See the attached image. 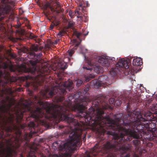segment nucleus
Returning <instances> with one entry per match:
<instances>
[{"label": "nucleus", "mask_w": 157, "mask_h": 157, "mask_svg": "<svg viewBox=\"0 0 157 157\" xmlns=\"http://www.w3.org/2000/svg\"><path fill=\"white\" fill-rule=\"evenodd\" d=\"M31 105V103L28 102L27 104L25 105V107L27 108L29 111L30 110V108H29V106Z\"/></svg>", "instance_id": "26"}, {"label": "nucleus", "mask_w": 157, "mask_h": 157, "mask_svg": "<svg viewBox=\"0 0 157 157\" xmlns=\"http://www.w3.org/2000/svg\"><path fill=\"white\" fill-rule=\"evenodd\" d=\"M88 32L87 33L85 34H84L85 36H86V35H88Z\"/></svg>", "instance_id": "39"}, {"label": "nucleus", "mask_w": 157, "mask_h": 157, "mask_svg": "<svg viewBox=\"0 0 157 157\" xmlns=\"http://www.w3.org/2000/svg\"><path fill=\"white\" fill-rule=\"evenodd\" d=\"M83 84V81L82 80L80 79H78L76 81V86L77 87L80 86L82 85Z\"/></svg>", "instance_id": "18"}, {"label": "nucleus", "mask_w": 157, "mask_h": 157, "mask_svg": "<svg viewBox=\"0 0 157 157\" xmlns=\"http://www.w3.org/2000/svg\"><path fill=\"white\" fill-rule=\"evenodd\" d=\"M25 112V110L20 109L15 112V115L13 117L11 118L10 121L12 124V127L6 126L4 123H2L0 122V147H3L4 143L8 144L10 142L9 140L5 139L4 136V131L8 133L12 132L13 130H14L17 131L19 134H21L20 129H24L25 126V124H21L24 113Z\"/></svg>", "instance_id": "3"}, {"label": "nucleus", "mask_w": 157, "mask_h": 157, "mask_svg": "<svg viewBox=\"0 0 157 157\" xmlns=\"http://www.w3.org/2000/svg\"><path fill=\"white\" fill-rule=\"evenodd\" d=\"M65 127L63 126V125H60V126H59V128H58L59 129H61L62 128H64Z\"/></svg>", "instance_id": "35"}, {"label": "nucleus", "mask_w": 157, "mask_h": 157, "mask_svg": "<svg viewBox=\"0 0 157 157\" xmlns=\"http://www.w3.org/2000/svg\"><path fill=\"white\" fill-rule=\"evenodd\" d=\"M24 13V11H22V13H21V14H22L23 13Z\"/></svg>", "instance_id": "44"}, {"label": "nucleus", "mask_w": 157, "mask_h": 157, "mask_svg": "<svg viewBox=\"0 0 157 157\" xmlns=\"http://www.w3.org/2000/svg\"><path fill=\"white\" fill-rule=\"evenodd\" d=\"M3 76V72L0 70V83L1 82V78Z\"/></svg>", "instance_id": "30"}, {"label": "nucleus", "mask_w": 157, "mask_h": 157, "mask_svg": "<svg viewBox=\"0 0 157 157\" xmlns=\"http://www.w3.org/2000/svg\"><path fill=\"white\" fill-rule=\"evenodd\" d=\"M55 25V24L53 22H52L50 26V30H52Z\"/></svg>", "instance_id": "28"}, {"label": "nucleus", "mask_w": 157, "mask_h": 157, "mask_svg": "<svg viewBox=\"0 0 157 157\" xmlns=\"http://www.w3.org/2000/svg\"><path fill=\"white\" fill-rule=\"evenodd\" d=\"M74 24L73 23L69 22L68 24V28H71L73 27Z\"/></svg>", "instance_id": "27"}, {"label": "nucleus", "mask_w": 157, "mask_h": 157, "mask_svg": "<svg viewBox=\"0 0 157 157\" xmlns=\"http://www.w3.org/2000/svg\"><path fill=\"white\" fill-rule=\"evenodd\" d=\"M132 65L134 66H139L143 64L142 60L140 58L134 59L132 61Z\"/></svg>", "instance_id": "11"}, {"label": "nucleus", "mask_w": 157, "mask_h": 157, "mask_svg": "<svg viewBox=\"0 0 157 157\" xmlns=\"http://www.w3.org/2000/svg\"><path fill=\"white\" fill-rule=\"evenodd\" d=\"M5 66V68H6L7 67L6 66Z\"/></svg>", "instance_id": "43"}, {"label": "nucleus", "mask_w": 157, "mask_h": 157, "mask_svg": "<svg viewBox=\"0 0 157 157\" xmlns=\"http://www.w3.org/2000/svg\"><path fill=\"white\" fill-rule=\"evenodd\" d=\"M130 62L129 59H125L124 58L120 59L116 65V67L111 68L109 71L110 74L112 76H116L118 73L121 71L128 69L129 67V63Z\"/></svg>", "instance_id": "6"}, {"label": "nucleus", "mask_w": 157, "mask_h": 157, "mask_svg": "<svg viewBox=\"0 0 157 157\" xmlns=\"http://www.w3.org/2000/svg\"><path fill=\"white\" fill-rule=\"evenodd\" d=\"M32 49L33 51L35 52H37L38 50V47L35 46H33L32 48Z\"/></svg>", "instance_id": "24"}, {"label": "nucleus", "mask_w": 157, "mask_h": 157, "mask_svg": "<svg viewBox=\"0 0 157 157\" xmlns=\"http://www.w3.org/2000/svg\"><path fill=\"white\" fill-rule=\"evenodd\" d=\"M111 60L113 61V63H116V59L114 57H112L111 59Z\"/></svg>", "instance_id": "34"}, {"label": "nucleus", "mask_w": 157, "mask_h": 157, "mask_svg": "<svg viewBox=\"0 0 157 157\" xmlns=\"http://www.w3.org/2000/svg\"><path fill=\"white\" fill-rule=\"evenodd\" d=\"M10 136V134H9V133H8V134H7V136Z\"/></svg>", "instance_id": "40"}, {"label": "nucleus", "mask_w": 157, "mask_h": 157, "mask_svg": "<svg viewBox=\"0 0 157 157\" xmlns=\"http://www.w3.org/2000/svg\"><path fill=\"white\" fill-rule=\"evenodd\" d=\"M67 33L64 30H61L58 33V35L60 36H62Z\"/></svg>", "instance_id": "22"}, {"label": "nucleus", "mask_w": 157, "mask_h": 157, "mask_svg": "<svg viewBox=\"0 0 157 157\" xmlns=\"http://www.w3.org/2000/svg\"><path fill=\"white\" fill-rule=\"evenodd\" d=\"M156 157H157V156H156Z\"/></svg>", "instance_id": "46"}, {"label": "nucleus", "mask_w": 157, "mask_h": 157, "mask_svg": "<svg viewBox=\"0 0 157 157\" xmlns=\"http://www.w3.org/2000/svg\"><path fill=\"white\" fill-rule=\"evenodd\" d=\"M43 71H44V73L45 72H47L49 70L48 68V67H47L45 68V69H44L43 68Z\"/></svg>", "instance_id": "33"}, {"label": "nucleus", "mask_w": 157, "mask_h": 157, "mask_svg": "<svg viewBox=\"0 0 157 157\" xmlns=\"http://www.w3.org/2000/svg\"><path fill=\"white\" fill-rule=\"evenodd\" d=\"M11 10L9 0H0V21L7 17Z\"/></svg>", "instance_id": "7"}, {"label": "nucleus", "mask_w": 157, "mask_h": 157, "mask_svg": "<svg viewBox=\"0 0 157 157\" xmlns=\"http://www.w3.org/2000/svg\"><path fill=\"white\" fill-rule=\"evenodd\" d=\"M88 59V63L90 67H84L87 70H91L93 68L92 67L94 64H96L97 62H98L101 65L106 67H108L110 64L109 60L104 56L93 55L90 58Z\"/></svg>", "instance_id": "5"}, {"label": "nucleus", "mask_w": 157, "mask_h": 157, "mask_svg": "<svg viewBox=\"0 0 157 157\" xmlns=\"http://www.w3.org/2000/svg\"><path fill=\"white\" fill-rule=\"evenodd\" d=\"M25 79L26 80L31 79L32 78V77L31 76L27 75L25 77Z\"/></svg>", "instance_id": "31"}, {"label": "nucleus", "mask_w": 157, "mask_h": 157, "mask_svg": "<svg viewBox=\"0 0 157 157\" xmlns=\"http://www.w3.org/2000/svg\"><path fill=\"white\" fill-rule=\"evenodd\" d=\"M68 14L69 16L70 17H72V12H71L69 11V12Z\"/></svg>", "instance_id": "36"}, {"label": "nucleus", "mask_w": 157, "mask_h": 157, "mask_svg": "<svg viewBox=\"0 0 157 157\" xmlns=\"http://www.w3.org/2000/svg\"><path fill=\"white\" fill-rule=\"evenodd\" d=\"M43 13L44 14V15L49 20H50V19L48 17V15L50 14V12L49 10L47 11H45V10H44Z\"/></svg>", "instance_id": "21"}, {"label": "nucleus", "mask_w": 157, "mask_h": 157, "mask_svg": "<svg viewBox=\"0 0 157 157\" xmlns=\"http://www.w3.org/2000/svg\"><path fill=\"white\" fill-rule=\"evenodd\" d=\"M42 83H38L36 85H34L35 89H37L38 86L42 85Z\"/></svg>", "instance_id": "32"}, {"label": "nucleus", "mask_w": 157, "mask_h": 157, "mask_svg": "<svg viewBox=\"0 0 157 157\" xmlns=\"http://www.w3.org/2000/svg\"><path fill=\"white\" fill-rule=\"evenodd\" d=\"M118 114L115 116L114 120L110 121L107 118L109 125L105 133L109 139L101 147L105 140L103 136L99 142L95 144L90 150V157H98L102 155L105 157H115V154L121 153V157H129L132 147L128 144L132 139L145 140L153 141L157 140V118L152 113L145 111L143 114L136 110L133 112L128 111L123 117V119L118 117ZM133 157H141L135 153Z\"/></svg>", "instance_id": "1"}, {"label": "nucleus", "mask_w": 157, "mask_h": 157, "mask_svg": "<svg viewBox=\"0 0 157 157\" xmlns=\"http://www.w3.org/2000/svg\"><path fill=\"white\" fill-rule=\"evenodd\" d=\"M74 86L71 81H67L64 82L62 85L60 86L58 85L57 87L55 86L50 89H47L46 93H48V95L52 97L57 94L55 96V100L57 102H61L64 100L63 96L66 94L67 90L68 91H72Z\"/></svg>", "instance_id": "4"}, {"label": "nucleus", "mask_w": 157, "mask_h": 157, "mask_svg": "<svg viewBox=\"0 0 157 157\" xmlns=\"http://www.w3.org/2000/svg\"><path fill=\"white\" fill-rule=\"evenodd\" d=\"M20 147V145L19 144H17L16 147L13 146V149L12 150L10 147H9L8 148V150L10 154H11L12 151H16V150Z\"/></svg>", "instance_id": "16"}, {"label": "nucleus", "mask_w": 157, "mask_h": 157, "mask_svg": "<svg viewBox=\"0 0 157 157\" xmlns=\"http://www.w3.org/2000/svg\"><path fill=\"white\" fill-rule=\"evenodd\" d=\"M105 77L104 76H101L99 77L97 80H95L93 81V83L94 85L96 86H101L102 84L103 83V79L105 78Z\"/></svg>", "instance_id": "10"}, {"label": "nucleus", "mask_w": 157, "mask_h": 157, "mask_svg": "<svg viewBox=\"0 0 157 157\" xmlns=\"http://www.w3.org/2000/svg\"><path fill=\"white\" fill-rule=\"evenodd\" d=\"M78 18H79L80 19L82 20V16H78Z\"/></svg>", "instance_id": "37"}, {"label": "nucleus", "mask_w": 157, "mask_h": 157, "mask_svg": "<svg viewBox=\"0 0 157 157\" xmlns=\"http://www.w3.org/2000/svg\"><path fill=\"white\" fill-rule=\"evenodd\" d=\"M57 41H55V44H56L57 43Z\"/></svg>", "instance_id": "42"}, {"label": "nucleus", "mask_w": 157, "mask_h": 157, "mask_svg": "<svg viewBox=\"0 0 157 157\" xmlns=\"http://www.w3.org/2000/svg\"><path fill=\"white\" fill-rule=\"evenodd\" d=\"M75 35L76 36L77 38H78L81 35V33H78L77 31H75L74 33Z\"/></svg>", "instance_id": "25"}, {"label": "nucleus", "mask_w": 157, "mask_h": 157, "mask_svg": "<svg viewBox=\"0 0 157 157\" xmlns=\"http://www.w3.org/2000/svg\"><path fill=\"white\" fill-rule=\"evenodd\" d=\"M79 44H77L74 48L71 49L69 50L68 51V53L69 55L70 56H71L75 52V50L77 48Z\"/></svg>", "instance_id": "15"}, {"label": "nucleus", "mask_w": 157, "mask_h": 157, "mask_svg": "<svg viewBox=\"0 0 157 157\" xmlns=\"http://www.w3.org/2000/svg\"><path fill=\"white\" fill-rule=\"evenodd\" d=\"M28 126L29 128H31V129L32 128L34 129L36 126V125L33 122L30 121L29 123Z\"/></svg>", "instance_id": "19"}, {"label": "nucleus", "mask_w": 157, "mask_h": 157, "mask_svg": "<svg viewBox=\"0 0 157 157\" xmlns=\"http://www.w3.org/2000/svg\"><path fill=\"white\" fill-rule=\"evenodd\" d=\"M58 66L59 69L63 71L66 69L68 66L67 63L63 62H61L59 63Z\"/></svg>", "instance_id": "12"}, {"label": "nucleus", "mask_w": 157, "mask_h": 157, "mask_svg": "<svg viewBox=\"0 0 157 157\" xmlns=\"http://www.w3.org/2000/svg\"><path fill=\"white\" fill-rule=\"evenodd\" d=\"M132 142V144L136 147L135 149L137 151L139 149V147L140 143V140H133Z\"/></svg>", "instance_id": "14"}, {"label": "nucleus", "mask_w": 157, "mask_h": 157, "mask_svg": "<svg viewBox=\"0 0 157 157\" xmlns=\"http://www.w3.org/2000/svg\"><path fill=\"white\" fill-rule=\"evenodd\" d=\"M139 97H138V98L137 99H138V98H139Z\"/></svg>", "instance_id": "45"}, {"label": "nucleus", "mask_w": 157, "mask_h": 157, "mask_svg": "<svg viewBox=\"0 0 157 157\" xmlns=\"http://www.w3.org/2000/svg\"><path fill=\"white\" fill-rule=\"evenodd\" d=\"M131 98L130 96L124 95H121L119 99L115 101V100L113 98H110L109 99V101L110 104H113L114 102V104H117V105H121L123 102L124 103H126L128 104L129 102L131 101Z\"/></svg>", "instance_id": "9"}, {"label": "nucleus", "mask_w": 157, "mask_h": 157, "mask_svg": "<svg viewBox=\"0 0 157 157\" xmlns=\"http://www.w3.org/2000/svg\"><path fill=\"white\" fill-rule=\"evenodd\" d=\"M89 86H86L83 90H78L75 93L73 96L68 97V100H66L62 103L61 105H56L49 103L53 107H60L61 110L60 111L69 116L72 115L70 111L78 112L80 113V116L85 118V121L92 129L96 132L98 138L100 139L105 136V133L109 125V122L107 118L112 119L108 115H105L104 110L107 109V107L103 106L101 103L102 100L98 97L92 102L93 107L90 108L88 111L84 112L87 108V103L90 101L88 96H83L87 93L89 89Z\"/></svg>", "instance_id": "2"}, {"label": "nucleus", "mask_w": 157, "mask_h": 157, "mask_svg": "<svg viewBox=\"0 0 157 157\" xmlns=\"http://www.w3.org/2000/svg\"><path fill=\"white\" fill-rule=\"evenodd\" d=\"M32 54H33V58H34L36 56V58H40L42 56V54L41 53L37 54L36 55L35 52H33Z\"/></svg>", "instance_id": "20"}, {"label": "nucleus", "mask_w": 157, "mask_h": 157, "mask_svg": "<svg viewBox=\"0 0 157 157\" xmlns=\"http://www.w3.org/2000/svg\"><path fill=\"white\" fill-rule=\"evenodd\" d=\"M0 109L1 110L3 113H5L6 112V106L4 105H2L0 106Z\"/></svg>", "instance_id": "23"}, {"label": "nucleus", "mask_w": 157, "mask_h": 157, "mask_svg": "<svg viewBox=\"0 0 157 157\" xmlns=\"http://www.w3.org/2000/svg\"><path fill=\"white\" fill-rule=\"evenodd\" d=\"M48 7L49 8L52 13H55L56 14H58L61 11V7L58 3L56 5L51 6V3L47 2L46 4L43 5L41 7L42 9L44 10H47V8Z\"/></svg>", "instance_id": "8"}, {"label": "nucleus", "mask_w": 157, "mask_h": 157, "mask_svg": "<svg viewBox=\"0 0 157 157\" xmlns=\"http://www.w3.org/2000/svg\"><path fill=\"white\" fill-rule=\"evenodd\" d=\"M97 62H97L96 64H94V65L93 66V67L94 68V71L97 73H101L102 71V68L100 66L98 65H96Z\"/></svg>", "instance_id": "13"}, {"label": "nucleus", "mask_w": 157, "mask_h": 157, "mask_svg": "<svg viewBox=\"0 0 157 157\" xmlns=\"http://www.w3.org/2000/svg\"><path fill=\"white\" fill-rule=\"evenodd\" d=\"M29 38L32 39H33L35 38V36L33 34L31 33L29 35Z\"/></svg>", "instance_id": "29"}, {"label": "nucleus", "mask_w": 157, "mask_h": 157, "mask_svg": "<svg viewBox=\"0 0 157 157\" xmlns=\"http://www.w3.org/2000/svg\"><path fill=\"white\" fill-rule=\"evenodd\" d=\"M39 62H40V61H39L38 60H37V61H36V63H39Z\"/></svg>", "instance_id": "41"}, {"label": "nucleus", "mask_w": 157, "mask_h": 157, "mask_svg": "<svg viewBox=\"0 0 157 157\" xmlns=\"http://www.w3.org/2000/svg\"><path fill=\"white\" fill-rule=\"evenodd\" d=\"M85 78L86 79V82H88L89 81L91 78H94V75L90 74L87 76H85Z\"/></svg>", "instance_id": "17"}, {"label": "nucleus", "mask_w": 157, "mask_h": 157, "mask_svg": "<svg viewBox=\"0 0 157 157\" xmlns=\"http://www.w3.org/2000/svg\"><path fill=\"white\" fill-rule=\"evenodd\" d=\"M79 6L81 7L82 6V4H80L79 5Z\"/></svg>", "instance_id": "38"}]
</instances>
